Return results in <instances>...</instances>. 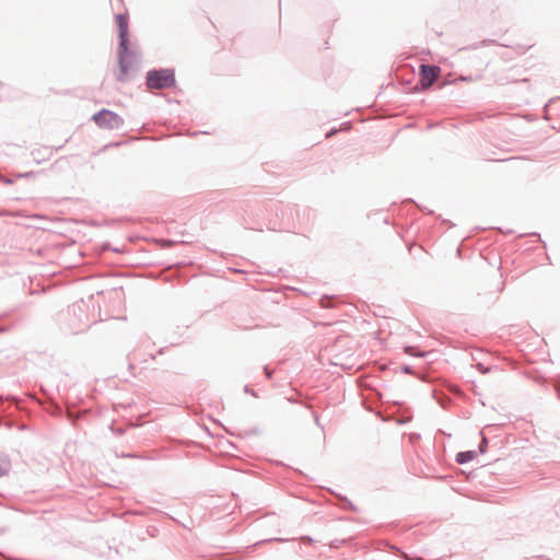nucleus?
<instances>
[{"label": "nucleus", "mask_w": 560, "mask_h": 560, "mask_svg": "<svg viewBox=\"0 0 560 560\" xmlns=\"http://www.w3.org/2000/svg\"><path fill=\"white\" fill-rule=\"evenodd\" d=\"M441 69L435 66H421L420 67V83L423 89H428L439 78Z\"/></svg>", "instance_id": "nucleus-4"}, {"label": "nucleus", "mask_w": 560, "mask_h": 560, "mask_svg": "<svg viewBox=\"0 0 560 560\" xmlns=\"http://www.w3.org/2000/svg\"><path fill=\"white\" fill-rule=\"evenodd\" d=\"M9 468V463L3 457H0V476H2Z\"/></svg>", "instance_id": "nucleus-5"}, {"label": "nucleus", "mask_w": 560, "mask_h": 560, "mask_svg": "<svg viewBox=\"0 0 560 560\" xmlns=\"http://www.w3.org/2000/svg\"><path fill=\"white\" fill-rule=\"evenodd\" d=\"M457 455H460V456H464V455H472V452L468 451V452H460L458 453Z\"/></svg>", "instance_id": "nucleus-8"}, {"label": "nucleus", "mask_w": 560, "mask_h": 560, "mask_svg": "<svg viewBox=\"0 0 560 560\" xmlns=\"http://www.w3.org/2000/svg\"><path fill=\"white\" fill-rule=\"evenodd\" d=\"M487 443L486 439L482 438V444L480 445V452L483 453L485 452V448H483V445Z\"/></svg>", "instance_id": "nucleus-7"}, {"label": "nucleus", "mask_w": 560, "mask_h": 560, "mask_svg": "<svg viewBox=\"0 0 560 560\" xmlns=\"http://www.w3.org/2000/svg\"><path fill=\"white\" fill-rule=\"evenodd\" d=\"M471 457H464V456H460V457H456V460L458 464H464L466 463L468 459H470Z\"/></svg>", "instance_id": "nucleus-6"}, {"label": "nucleus", "mask_w": 560, "mask_h": 560, "mask_svg": "<svg viewBox=\"0 0 560 560\" xmlns=\"http://www.w3.org/2000/svg\"><path fill=\"white\" fill-rule=\"evenodd\" d=\"M175 84L174 73L170 70L151 71L147 77V85L149 89L162 90L171 88Z\"/></svg>", "instance_id": "nucleus-2"}, {"label": "nucleus", "mask_w": 560, "mask_h": 560, "mask_svg": "<svg viewBox=\"0 0 560 560\" xmlns=\"http://www.w3.org/2000/svg\"><path fill=\"white\" fill-rule=\"evenodd\" d=\"M116 24L119 30V49H118V59L120 72L117 77L119 81H125L127 79L128 69L132 66L135 61V55L128 49V21L127 18L122 14L116 16Z\"/></svg>", "instance_id": "nucleus-1"}, {"label": "nucleus", "mask_w": 560, "mask_h": 560, "mask_svg": "<svg viewBox=\"0 0 560 560\" xmlns=\"http://www.w3.org/2000/svg\"><path fill=\"white\" fill-rule=\"evenodd\" d=\"M93 120L98 127L106 129H116L122 124V119L117 114L108 109H102L95 114L93 116Z\"/></svg>", "instance_id": "nucleus-3"}]
</instances>
